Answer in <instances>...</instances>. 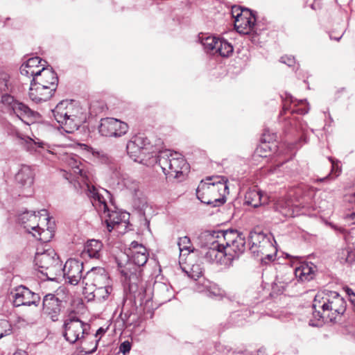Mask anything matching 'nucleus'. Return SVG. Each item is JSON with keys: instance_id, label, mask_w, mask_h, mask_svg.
Returning <instances> with one entry per match:
<instances>
[{"instance_id": "obj_31", "label": "nucleus", "mask_w": 355, "mask_h": 355, "mask_svg": "<svg viewBox=\"0 0 355 355\" xmlns=\"http://www.w3.org/2000/svg\"><path fill=\"white\" fill-rule=\"evenodd\" d=\"M211 184L214 185L215 193L218 194V198L225 199L227 194L229 193L227 186V180L223 176L211 177Z\"/></svg>"}, {"instance_id": "obj_52", "label": "nucleus", "mask_w": 355, "mask_h": 355, "mask_svg": "<svg viewBox=\"0 0 355 355\" xmlns=\"http://www.w3.org/2000/svg\"><path fill=\"white\" fill-rule=\"evenodd\" d=\"M13 355H27V353L25 351L19 350L15 352Z\"/></svg>"}, {"instance_id": "obj_49", "label": "nucleus", "mask_w": 355, "mask_h": 355, "mask_svg": "<svg viewBox=\"0 0 355 355\" xmlns=\"http://www.w3.org/2000/svg\"><path fill=\"white\" fill-rule=\"evenodd\" d=\"M345 292L349 297L350 301L352 302L353 297L355 295V293L353 292V291L349 288H345Z\"/></svg>"}, {"instance_id": "obj_34", "label": "nucleus", "mask_w": 355, "mask_h": 355, "mask_svg": "<svg viewBox=\"0 0 355 355\" xmlns=\"http://www.w3.org/2000/svg\"><path fill=\"white\" fill-rule=\"evenodd\" d=\"M218 43H220V39L214 36H207L201 39V44L205 50L212 54H215Z\"/></svg>"}, {"instance_id": "obj_46", "label": "nucleus", "mask_w": 355, "mask_h": 355, "mask_svg": "<svg viewBox=\"0 0 355 355\" xmlns=\"http://www.w3.org/2000/svg\"><path fill=\"white\" fill-rule=\"evenodd\" d=\"M281 62L291 67L295 63V59L292 56H283L281 58Z\"/></svg>"}, {"instance_id": "obj_9", "label": "nucleus", "mask_w": 355, "mask_h": 355, "mask_svg": "<svg viewBox=\"0 0 355 355\" xmlns=\"http://www.w3.org/2000/svg\"><path fill=\"white\" fill-rule=\"evenodd\" d=\"M1 103L8 107L10 114L16 115L28 125L33 123L39 116L37 112L33 111L27 105L15 100L9 94L2 95Z\"/></svg>"}, {"instance_id": "obj_17", "label": "nucleus", "mask_w": 355, "mask_h": 355, "mask_svg": "<svg viewBox=\"0 0 355 355\" xmlns=\"http://www.w3.org/2000/svg\"><path fill=\"white\" fill-rule=\"evenodd\" d=\"M83 284L85 287L95 288L104 286L111 284V281L105 270L103 268H94L86 273L83 278Z\"/></svg>"}, {"instance_id": "obj_30", "label": "nucleus", "mask_w": 355, "mask_h": 355, "mask_svg": "<svg viewBox=\"0 0 355 355\" xmlns=\"http://www.w3.org/2000/svg\"><path fill=\"white\" fill-rule=\"evenodd\" d=\"M289 101L292 105H293V107L290 106L287 107L286 103L284 105V112L286 113L287 111H291V113H297L300 114H305L308 113L309 110V107L308 103L305 100L297 101V99H293L292 96L289 97Z\"/></svg>"}, {"instance_id": "obj_24", "label": "nucleus", "mask_w": 355, "mask_h": 355, "mask_svg": "<svg viewBox=\"0 0 355 355\" xmlns=\"http://www.w3.org/2000/svg\"><path fill=\"white\" fill-rule=\"evenodd\" d=\"M15 136L17 139L21 140V144L29 152H39L41 153L40 149L48 150L49 146L48 144L41 141L38 138L32 139L29 137L23 136L18 131L15 132Z\"/></svg>"}, {"instance_id": "obj_16", "label": "nucleus", "mask_w": 355, "mask_h": 355, "mask_svg": "<svg viewBox=\"0 0 355 355\" xmlns=\"http://www.w3.org/2000/svg\"><path fill=\"white\" fill-rule=\"evenodd\" d=\"M42 217H44L42 218L44 221L49 220L47 211L46 209L40 210L37 212V214H36L35 211H24L19 215L18 220L19 223L24 225V229H26L28 233H31L37 228H40L39 222L42 220Z\"/></svg>"}, {"instance_id": "obj_25", "label": "nucleus", "mask_w": 355, "mask_h": 355, "mask_svg": "<svg viewBox=\"0 0 355 355\" xmlns=\"http://www.w3.org/2000/svg\"><path fill=\"white\" fill-rule=\"evenodd\" d=\"M42 60L39 57H33L23 63L20 67V73L26 77H35L41 72V69L44 67L42 64Z\"/></svg>"}, {"instance_id": "obj_48", "label": "nucleus", "mask_w": 355, "mask_h": 355, "mask_svg": "<svg viewBox=\"0 0 355 355\" xmlns=\"http://www.w3.org/2000/svg\"><path fill=\"white\" fill-rule=\"evenodd\" d=\"M334 176L338 175L339 173L340 172V169L338 166V162L334 160Z\"/></svg>"}, {"instance_id": "obj_36", "label": "nucleus", "mask_w": 355, "mask_h": 355, "mask_svg": "<svg viewBox=\"0 0 355 355\" xmlns=\"http://www.w3.org/2000/svg\"><path fill=\"white\" fill-rule=\"evenodd\" d=\"M232 52L233 46L232 44L220 39V43L218 44L215 53H218L222 57H228Z\"/></svg>"}, {"instance_id": "obj_18", "label": "nucleus", "mask_w": 355, "mask_h": 355, "mask_svg": "<svg viewBox=\"0 0 355 355\" xmlns=\"http://www.w3.org/2000/svg\"><path fill=\"white\" fill-rule=\"evenodd\" d=\"M255 22V16L249 9L245 8L235 16L234 28L241 34H249L253 29Z\"/></svg>"}, {"instance_id": "obj_35", "label": "nucleus", "mask_w": 355, "mask_h": 355, "mask_svg": "<svg viewBox=\"0 0 355 355\" xmlns=\"http://www.w3.org/2000/svg\"><path fill=\"white\" fill-rule=\"evenodd\" d=\"M31 234L34 237L44 243L49 242L53 236V230L51 228L47 227L44 230L40 226V228H37L33 232H31Z\"/></svg>"}, {"instance_id": "obj_8", "label": "nucleus", "mask_w": 355, "mask_h": 355, "mask_svg": "<svg viewBox=\"0 0 355 355\" xmlns=\"http://www.w3.org/2000/svg\"><path fill=\"white\" fill-rule=\"evenodd\" d=\"M67 297V290L64 287H59L55 294L46 295L42 301L44 313L49 315L53 321H57Z\"/></svg>"}, {"instance_id": "obj_4", "label": "nucleus", "mask_w": 355, "mask_h": 355, "mask_svg": "<svg viewBox=\"0 0 355 355\" xmlns=\"http://www.w3.org/2000/svg\"><path fill=\"white\" fill-rule=\"evenodd\" d=\"M209 236L211 239H223L222 249L225 251L229 266L232 265L234 260L238 259L245 251V236L237 230L214 232L213 234H209Z\"/></svg>"}, {"instance_id": "obj_38", "label": "nucleus", "mask_w": 355, "mask_h": 355, "mask_svg": "<svg viewBox=\"0 0 355 355\" xmlns=\"http://www.w3.org/2000/svg\"><path fill=\"white\" fill-rule=\"evenodd\" d=\"M334 304L338 305V308L334 311L338 314L343 315L346 310V302L340 297L339 294L334 292Z\"/></svg>"}, {"instance_id": "obj_29", "label": "nucleus", "mask_w": 355, "mask_h": 355, "mask_svg": "<svg viewBox=\"0 0 355 355\" xmlns=\"http://www.w3.org/2000/svg\"><path fill=\"white\" fill-rule=\"evenodd\" d=\"M275 210L284 218L294 216L293 205L291 199H279L275 204Z\"/></svg>"}, {"instance_id": "obj_44", "label": "nucleus", "mask_w": 355, "mask_h": 355, "mask_svg": "<svg viewBox=\"0 0 355 355\" xmlns=\"http://www.w3.org/2000/svg\"><path fill=\"white\" fill-rule=\"evenodd\" d=\"M224 295V292L220 291L219 289H215V291H209L208 292V296L211 297H216L218 300L223 299Z\"/></svg>"}, {"instance_id": "obj_40", "label": "nucleus", "mask_w": 355, "mask_h": 355, "mask_svg": "<svg viewBox=\"0 0 355 355\" xmlns=\"http://www.w3.org/2000/svg\"><path fill=\"white\" fill-rule=\"evenodd\" d=\"M11 331L10 324L7 320H0V339L3 336L10 334Z\"/></svg>"}, {"instance_id": "obj_56", "label": "nucleus", "mask_w": 355, "mask_h": 355, "mask_svg": "<svg viewBox=\"0 0 355 355\" xmlns=\"http://www.w3.org/2000/svg\"><path fill=\"white\" fill-rule=\"evenodd\" d=\"M105 191H106L107 194L110 195V193L107 191L105 190Z\"/></svg>"}, {"instance_id": "obj_55", "label": "nucleus", "mask_w": 355, "mask_h": 355, "mask_svg": "<svg viewBox=\"0 0 355 355\" xmlns=\"http://www.w3.org/2000/svg\"><path fill=\"white\" fill-rule=\"evenodd\" d=\"M327 178H328V177H326V178H323V179H320L319 180H320V181H323L324 180L327 179Z\"/></svg>"}, {"instance_id": "obj_43", "label": "nucleus", "mask_w": 355, "mask_h": 355, "mask_svg": "<svg viewBox=\"0 0 355 355\" xmlns=\"http://www.w3.org/2000/svg\"><path fill=\"white\" fill-rule=\"evenodd\" d=\"M188 275L190 277L196 279L197 278L200 277L202 275L201 269L199 268L198 266H193L192 268V271L190 273H188Z\"/></svg>"}, {"instance_id": "obj_53", "label": "nucleus", "mask_w": 355, "mask_h": 355, "mask_svg": "<svg viewBox=\"0 0 355 355\" xmlns=\"http://www.w3.org/2000/svg\"><path fill=\"white\" fill-rule=\"evenodd\" d=\"M266 250H264V254L269 260H271L273 257V256L272 254H266L265 252H266Z\"/></svg>"}, {"instance_id": "obj_45", "label": "nucleus", "mask_w": 355, "mask_h": 355, "mask_svg": "<svg viewBox=\"0 0 355 355\" xmlns=\"http://www.w3.org/2000/svg\"><path fill=\"white\" fill-rule=\"evenodd\" d=\"M131 349V345L128 341L123 342L119 347V351L122 352L123 354L129 352Z\"/></svg>"}, {"instance_id": "obj_42", "label": "nucleus", "mask_w": 355, "mask_h": 355, "mask_svg": "<svg viewBox=\"0 0 355 355\" xmlns=\"http://www.w3.org/2000/svg\"><path fill=\"white\" fill-rule=\"evenodd\" d=\"M9 76L7 73L0 75V90L6 91L8 89Z\"/></svg>"}, {"instance_id": "obj_7", "label": "nucleus", "mask_w": 355, "mask_h": 355, "mask_svg": "<svg viewBox=\"0 0 355 355\" xmlns=\"http://www.w3.org/2000/svg\"><path fill=\"white\" fill-rule=\"evenodd\" d=\"M90 326L83 322L74 313H70L64 320L63 336L69 343L82 341L89 334Z\"/></svg>"}, {"instance_id": "obj_41", "label": "nucleus", "mask_w": 355, "mask_h": 355, "mask_svg": "<svg viewBox=\"0 0 355 355\" xmlns=\"http://www.w3.org/2000/svg\"><path fill=\"white\" fill-rule=\"evenodd\" d=\"M178 245L180 252L183 250H189L191 248L190 239L188 236H183L179 239Z\"/></svg>"}, {"instance_id": "obj_54", "label": "nucleus", "mask_w": 355, "mask_h": 355, "mask_svg": "<svg viewBox=\"0 0 355 355\" xmlns=\"http://www.w3.org/2000/svg\"><path fill=\"white\" fill-rule=\"evenodd\" d=\"M329 160L331 163V171H330V173H331L333 172V158L331 157H329Z\"/></svg>"}, {"instance_id": "obj_14", "label": "nucleus", "mask_w": 355, "mask_h": 355, "mask_svg": "<svg viewBox=\"0 0 355 355\" xmlns=\"http://www.w3.org/2000/svg\"><path fill=\"white\" fill-rule=\"evenodd\" d=\"M248 241L251 252L257 257L261 255V259H263L264 250L272 248L270 236L261 232H250Z\"/></svg>"}, {"instance_id": "obj_3", "label": "nucleus", "mask_w": 355, "mask_h": 355, "mask_svg": "<svg viewBox=\"0 0 355 355\" xmlns=\"http://www.w3.org/2000/svg\"><path fill=\"white\" fill-rule=\"evenodd\" d=\"M53 116L68 133L77 130L85 121L86 116L74 101H62L52 110Z\"/></svg>"}, {"instance_id": "obj_47", "label": "nucleus", "mask_w": 355, "mask_h": 355, "mask_svg": "<svg viewBox=\"0 0 355 355\" xmlns=\"http://www.w3.org/2000/svg\"><path fill=\"white\" fill-rule=\"evenodd\" d=\"M348 200L350 202H354L355 203V192L349 197V199ZM349 218L354 221V223H355V211H353L350 214H349Z\"/></svg>"}, {"instance_id": "obj_2", "label": "nucleus", "mask_w": 355, "mask_h": 355, "mask_svg": "<svg viewBox=\"0 0 355 355\" xmlns=\"http://www.w3.org/2000/svg\"><path fill=\"white\" fill-rule=\"evenodd\" d=\"M74 173L80 174V178H78L80 179V181L84 183L83 186L80 187L87 196L92 200V204L100 213L101 218L105 219L108 231L111 232L113 229L118 228L121 225L126 227L127 221L129 219L128 214L111 210L104 197L98 193L97 189L94 186L89 185L86 182L87 178L86 177L85 171L77 167L75 168ZM78 181L79 182V180Z\"/></svg>"}, {"instance_id": "obj_28", "label": "nucleus", "mask_w": 355, "mask_h": 355, "mask_svg": "<svg viewBox=\"0 0 355 355\" xmlns=\"http://www.w3.org/2000/svg\"><path fill=\"white\" fill-rule=\"evenodd\" d=\"M102 248L103 244L100 241L89 240L85 243L82 254L83 257L87 255L90 258L99 259L101 255Z\"/></svg>"}, {"instance_id": "obj_32", "label": "nucleus", "mask_w": 355, "mask_h": 355, "mask_svg": "<svg viewBox=\"0 0 355 355\" xmlns=\"http://www.w3.org/2000/svg\"><path fill=\"white\" fill-rule=\"evenodd\" d=\"M122 184L128 189L133 196V197L139 198L141 193L140 190V184L138 181L131 177L126 176L122 179Z\"/></svg>"}, {"instance_id": "obj_15", "label": "nucleus", "mask_w": 355, "mask_h": 355, "mask_svg": "<svg viewBox=\"0 0 355 355\" xmlns=\"http://www.w3.org/2000/svg\"><path fill=\"white\" fill-rule=\"evenodd\" d=\"M83 263L75 259H68L62 267L63 277L71 285H77L83 277Z\"/></svg>"}, {"instance_id": "obj_6", "label": "nucleus", "mask_w": 355, "mask_h": 355, "mask_svg": "<svg viewBox=\"0 0 355 355\" xmlns=\"http://www.w3.org/2000/svg\"><path fill=\"white\" fill-rule=\"evenodd\" d=\"M157 162L168 178H179L189 169V165L182 155L168 150L160 153Z\"/></svg>"}, {"instance_id": "obj_51", "label": "nucleus", "mask_w": 355, "mask_h": 355, "mask_svg": "<svg viewBox=\"0 0 355 355\" xmlns=\"http://www.w3.org/2000/svg\"><path fill=\"white\" fill-rule=\"evenodd\" d=\"M241 12V10H240V8H238V7H236V6H234L232 7V17L234 18H235V16L238 14V13H240Z\"/></svg>"}, {"instance_id": "obj_22", "label": "nucleus", "mask_w": 355, "mask_h": 355, "mask_svg": "<svg viewBox=\"0 0 355 355\" xmlns=\"http://www.w3.org/2000/svg\"><path fill=\"white\" fill-rule=\"evenodd\" d=\"M35 83L41 85L46 86L49 89H52V92H55L57 88L58 78L54 71L42 67L41 72L32 79Z\"/></svg>"}, {"instance_id": "obj_20", "label": "nucleus", "mask_w": 355, "mask_h": 355, "mask_svg": "<svg viewBox=\"0 0 355 355\" xmlns=\"http://www.w3.org/2000/svg\"><path fill=\"white\" fill-rule=\"evenodd\" d=\"M15 180L19 188L27 191L28 193L24 194V196L31 194L32 191L31 187L34 181V172L31 166L21 165L15 175Z\"/></svg>"}, {"instance_id": "obj_39", "label": "nucleus", "mask_w": 355, "mask_h": 355, "mask_svg": "<svg viewBox=\"0 0 355 355\" xmlns=\"http://www.w3.org/2000/svg\"><path fill=\"white\" fill-rule=\"evenodd\" d=\"M270 151L271 148L268 144L266 141H264L257 147L256 153L260 157H266L270 155Z\"/></svg>"}, {"instance_id": "obj_10", "label": "nucleus", "mask_w": 355, "mask_h": 355, "mask_svg": "<svg viewBox=\"0 0 355 355\" xmlns=\"http://www.w3.org/2000/svg\"><path fill=\"white\" fill-rule=\"evenodd\" d=\"M318 298H320V295H317L315 298V302L313 304L312 309L313 318L309 320V325L313 327H320L323 324H328L331 326V323L333 321L331 309L332 304L329 300H324L322 303L320 302L318 304L316 302Z\"/></svg>"}, {"instance_id": "obj_21", "label": "nucleus", "mask_w": 355, "mask_h": 355, "mask_svg": "<svg viewBox=\"0 0 355 355\" xmlns=\"http://www.w3.org/2000/svg\"><path fill=\"white\" fill-rule=\"evenodd\" d=\"M148 145L149 141L146 137L135 136L127 144V153L134 161L137 162L141 155L145 153L144 151Z\"/></svg>"}, {"instance_id": "obj_11", "label": "nucleus", "mask_w": 355, "mask_h": 355, "mask_svg": "<svg viewBox=\"0 0 355 355\" xmlns=\"http://www.w3.org/2000/svg\"><path fill=\"white\" fill-rule=\"evenodd\" d=\"M98 128L102 136L120 137L126 134L129 128L123 121L115 118L106 117L101 119Z\"/></svg>"}, {"instance_id": "obj_12", "label": "nucleus", "mask_w": 355, "mask_h": 355, "mask_svg": "<svg viewBox=\"0 0 355 355\" xmlns=\"http://www.w3.org/2000/svg\"><path fill=\"white\" fill-rule=\"evenodd\" d=\"M211 181V177H207L205 180H202L196 189V196L202 202L216 207L223 204L225 200L218 198Z\"/></svg>"}, {"instance_id": "obj_37", "label": "nucleus", "mask_w": 355, "mask_h": 355, "mask_svg": "<svg viewBox=\"0 0 355 355\" xmlns=\"http://www.w3.org/2000/svg\"><path fill=\"white\" fill-rule=\"evenodd\" d=\"M92 155L97 159L98 162L102 164H110L112 163V157L107 154L101 150H97L94 148L90 150Z\"/></svg>"}, {"instance_id": "obj_23", "label": "nucleus", "mask_w": 355, "mask_h": 355, "mask_svg": "<svg viewBox=\"0 0 355 355\" xmlns=\"http://www.w3.org/2000/svg\"><path fill=\"white\" fill-rule=\"evenodd\" d=\"M52 89L46 87V86L41 85L40 83H35L33 80L31 82L29 89V98L35 103H40L50 99L53 95Z\"/></svg>"}, {"instance_id": "obj_5", "label": "nucleus", "mask_w": 355, "mask_h": 355, "mask_svg": "<svg viewBox=\"0 0 355 355\" xmlns=\"http://www.w3.org/2000/svg\"><path fill=\"white\" fill-rule=\"evenodd\" d=\"M37 270L49 280H55L62 274V263L52 248H37L34 259Z\"/></svg>"}, {"instance_id": "obj_26", "label": "nucleus", "mask_w": 355, "mask_h": 355, "mask_svg": "<svg viewBox=\"0 0 355 355\" xmlns=\"http://www.w3.org/2000/svg\"><path fill=\"white\" fill-rule=\"evenodd\" d=\"M268 198L259 189H250L245 195V202L247 205L257 207L268 203Z\"/></svg>"}, {"instance_id": "obj_19", "label": "nucleus", "mask_w": 355, "mask_h": 355, "mask_svg": "<svg viewBox=\"0 0 355 355\" xmlns=\"http://www.w3.org/2000/svg\"><path fill=\"white\" fill-rule=\"evenodd\" d=\"M13 297L14 304L16 306H31L32 304L37 306L40 301V297L37 293L32 292L24 286L16 288Z\"/></svg>"}, {"instance_id": "obj_33", "label": "nucleus", "mask_w": 355, "mask_h": 355, "mask_svg": "<svg viewBox=\"0 0 355 355\" xmlns=\"http://www.w3.org/2000/svg\"><path fill=\"white\" fill-rule=\"evenodd\" d=\"M295 274L297 278L302 282L310 281L313 278V269L311 266L304 264L296 268Z\"/></svg>"}, {"instance_id": "obj_50", "label": "nucleus", "mask_w": 355, "mask_h": 355, "mask_svg": "<svg viewBox=\"0 0 355 355\" xmlns=\"http://www.w3.org/2000/svg\"><path fill=\"white\" fill-rule=\"evenodd\" d=\"M96 348H97V343H95L94 347L91 349L83 348V352H84L85 354H92L96 351Z\"/></svg>"}, {"instance_id": "obj_1", "label": "nucleus", "mask_w": 355, "mask_h": 355, "mask_svg": "<svg viewBox=\"0 0 355 355\" xmlns=\"http://www.w3.org/2000/svg\"><path fill=\"white\" fill-rule=\"evenodd\" d=\"M130 255L129 261L124 265L119 263L121 274L128 282L130 291L135 300L141 304L146 297V289L141 282V266L145 265L148 259V252L145 246L137 241H132L130 245Z\"/></svg>"}, {"instance_id": "obj_27", "label": "nucleus", "mask_w": 355, "mask_h": 355, "mask_svg": "<svg viewBox=\"0 0 355 355\" xmlns=\"http://www.w3.org/2000/svg\"><path fill=\"white\" fill-rule=\"evenodd\" d=\"M112 292L111 284L92 289V288L84 287V293L92 295V297L98 302H103L108 300Z\"/></svg>"}, {"instance_id": "obj_13", "label": "nucleus", "mask_w": 355, "mask_h": 355, "mask_svg": "<svg viewBox=\"0 0 355 355\" xmlns=\"http://www.w3.org/2000/svg\"><path fill=\"white\" fill-rule=\"evenodd\" d=\"M211 233L206 234L205 236L209 243L210 245L205 248V259L207 261L210 263H215L217 264L229 266L227 257L225 254L223 243L220 241L216 240V239H211L209 236Z\"/></svg>"}]
</instances>
